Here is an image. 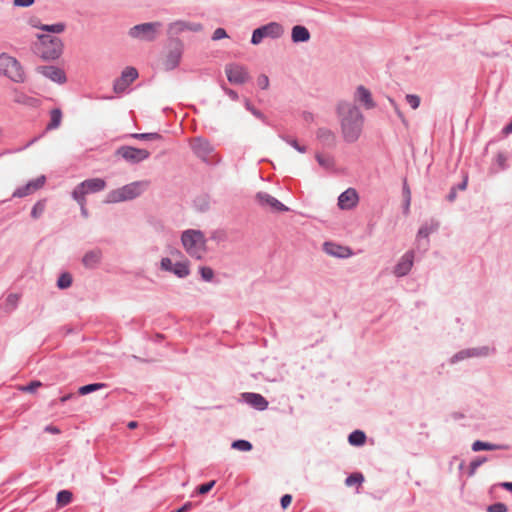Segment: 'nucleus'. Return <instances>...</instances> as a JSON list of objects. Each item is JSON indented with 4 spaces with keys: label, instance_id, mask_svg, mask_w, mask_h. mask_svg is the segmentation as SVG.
I'll list each match as a JSON object with an SVG mask.
<instances>
[{
    "label": "nucleus",
    "instance_id": "1",
    "mask_svg": "<svg viewBox=\"0 0 512 512\" xmlns=\"http://www.w3.org/2000/svg\"><path fill=\"white\" fill-rule=\"evenodd\" d=\"M338 117L344 140L349 143L357 141L363 128V117L358 108L350 101H341Z\"/></svg>",
    "mask_w": 512,
    "mask_h": 512
},
{
    "label": "nucleus",
    "instance_id": "2",
    "mask_svg": "<svg viewBox=\"0 0 512 512\" xmlns=\"http://www.w3.org/2000/svg\"><path fill=\"white\" fill-rule=\"evenodd\" d=\"M38 42L34 45L36 55L44 60L51 61L58 59L64 49L62 40L57 36L49 34H37Z\"/></svg>",
    "mask_w": 512,
    "mask_h": 512
},
{
    "label": "nucleus",
    "instance_id": "3",
    "mask_svg": "<svg viewBox=\"0 0 512 512\" xmlns=\"http://www.w3.org/2000/svg\"><path fill=\"white\" fill-rule=\"evenodd\" d=\"M181 242L185 251L193 258L202 259L207 251L206 238L200 230L188 229L184 231Z\"/></svg>",
    "mask_w": 512,
    "mask_h": 512
},
{
    "label": "nucleus",
    "instance_id": "4",
    "mask_svg": "<svg viewBox=\"0 0 512 512\" xmlns=\"http://www.w3.org/2000/svg\"><path fill=\"white\" fill-rule=\"evenodd\" d=\"M149 186L148 181H136L110 191L106 196L107 203H118L132 200L140 196Z\"/></svg>",
    "mask_w": 512,
    "mask_h": 512
},
{
    "label": "nucleus",
    "instance_id": "5",
    "mask_svg": "<svg viewBox=\"0 0 512 512\" xmlns=\"http://www.w3.org/2000/svg\"><path fill=\"white\" fill-rule=\"evenodd\" d=\"M0 74L17 83L25 79V72L20 62L6 53L0 55Z\"/></svg>",
    "mask_w": 512,
    "mask_h": 512
},
{
    "label": "nucleus",
    "instance_id": "6",
    "mask_svg": "<svg viewBox=\"0 0 512 512\" xmlns=\"http://www.w3.org/2000/svg\"><path fill=\"white\" fill-rule=\"evenodd\" d=\"M161 27L160 22L141 23L131 27L128 35L134 39L152 42L157 39Z\"/></svg>",
    "mask_w": 512,
    "mask_h": 512
},
{
    "label": "nucleus",
    "instance_id": "7",
    "mask_svg": "<svg viewBox=\"0 0 512 512\" xmlns=\"http://www.w3.org/2000/svg\"><path fill=\"white\" fill-rule=\"evenodd\" d=\"M283 33L284 29L280 23L270 22L253 30L250 42L252 45H259L263 39H278Z\"/></svg>",
    "mask_w": 512,
    "mask_h": 512
},
{
    "label": "nucleus",
    "instance_id": "8",
    "mask_svg": "<svg viewBox=\"0 0 512 512\" xmlns=\"http://www.w3.org/2000/svg\"><path fill=\"white\" fill-rule=\"evenodd\" d=\"M105 187L106 182L101 178L87 179L74 188L72 197L76 202H83V199H86V195L102 191Z\"/></svg>",
    "mask_w": 512,
    "mask_h": 512
},
{
    "label": "nucleus",
    "instance_id": "9",
    "mask_svg": "<svg viewBox=\"0 0 512 512\" xmlns=\"http://www.w3.org/2000/svg\"><path fill=\"white\" fill-rule=\"evenodd\" d=\"M168 47L169 51L164 60V66L166 70H173L180 63L184 50V44L179 38H171L169 40Z\"/></svg>",
    "mask_w": 512,
    "mask_h": 512
},
{
    "label": "nucleus",
    "instance_id": "10",
    "mask_svg": "<svg viewBox=\"0 0 512 512\" xmlns=\"http://www.w3.org/2000/svg\"><path fill=\"white\" fill-rule=\"evenodd\" d=\"M138 77V71L134 67L125 68L121 76L118 77L113 84V90L115 93H124L128 86L136 80Z\"/></svg>",
    "mask_w": 512,
    "mask_h": 512
},
{
    "label": "nucleus",
    "instance_id": "11",
    "mask_svg": "<svg viewBox=\"0 0 512 512\" xmlns=\"http://www.w3.org/2000/svg\"><path fill=\"white\" fill-rule=\"evenodd\" d=\"M225 72L229 82L233 84H243L249 79L247 68L240 64L226 65Z\"/></svg>",
    "mask_w": 512,
    "mask_h": 512
},
{
    "label": "nucleus",
    "instance_id": "12",
    "mask_svg": "<svg viewBox=\"0 0 512 512\" xmlns=\"http://www.w3.org/2000/svg\"><path fill=\"white\" fill-rule=\"evenodd\" d=\"M116 154L131 163H138L147 159L150 153L145 149H139L131 146L120 147Z\"/></svg>",
    "mask_w": 512,
    "mask_h": 512
},
{
    "label": "nucleus",
    "instance_id": "13",
    "mask_svg": "<svg viewBox=\"0 0 512 512\" xmlns=\"http://www.w3.org/2000/svg\"><path fill=\"white\" fill-rule=\"evenodd\" d=\"M37 71L41 73L46 78L59 83L63 84L66 82V75L63 69L52 66V65H45V66H38Z\"/></svg>",
    "mask_w": 512,
    "mask_h": 512
},
{
    "label": "nucleus",
    "instance_id": "14",
    "mask_svg": "<svg viewBox=\"0 0 512 512\" xmlns=\"http://www.w3.org/2000/svg\"><path fill=\"white\" fill-rule=\"evenodd\" d=\"M359 201L358 193L353 188H348L340 194L338 198V206L342 210H350L354 208Z\"/></svg>",
    "mask_w": 512,
    "mask_h": 512
},
{
    "label": "nucleus",
    "instance_id": "15",
    "mask_svg": "<svg viewBox=\"0 0 512 512\" xmlns=\"http://www.w3.org/2000/svg\"><path fill=\"white\" fill-rule=\"evenodd\" d=\"M258 202L262 206H267L271 208L274 211H287L288 208L282 204L280 201H278L273 196L269 195L265 192H259L256 196Z\"/></svg>",
    "mask_w": 512,
    "mask_h": 512
},
{
    "label": "nucleus",
    "instance_id": "16",
    "mask_svg": "<svg viewBox=\"0 0 512 512\" xmlns=\"http://www.w3.org/2000/svg\"><path fill=\"white\" fill-rule=\"evenodd\" d=\"M243 400L257 410H265L268 407V401L257 393H243Z\"/></svg>",
    "mask_w": 512,
    "mask_h": 512
},
{
    "label": "nucleus",
    "instance_id": "17",
    "mask_svg": "<svg viewBox=\"0 0 512 512\" xmlns=\"http://www.w3.org/2000/svg\"><path fill=\"white\" fill-rule=\"evenodd\" d=\"M414 254L413 252L405 253L394 269V273L397 276L406 275L413 265Z\"/></svg>",
    "mask_w": 512,
    "mask_h": 512
},
{
    "label": "nucleus",
    "instance_id": "18",
    "mask_svg": "<svg viewBox=\"0 0 512 512\" xmlns=\"http://www.w3.org/2000/svg\"><path fill=\"white\" fill-rule=\"evenodd\" d=\"M311 38L309 30L303 25H295L291 31V39L294 43L308 42Z\"/></svg>",
    "mask_w": 512,
    "mask_h": 512
},
{
    "label": "nucleus",
    "instance_id": "19",
    "mask_svg": "<svg viewBox=\"0 0 512 512\" xmlns=\"http://www.w3.org/2000/svg\"><path fill=\"white\" fill-rule=\"evenodd\" d=\"M102 252L98 249L87 252L82 259V263L87 268H95L101 261Z\"/></svg>",
    "mask_w": 512,
    "mask_h": 512
},
{
    "label": "nucleus",
    "instance_id": "20",
    "mask_svg": "<svg viewBox=\"0 0 512 512\" xmlns=\"http://www.w3.org/2000/svg\"><path fill=\"white\" fill-rule=\"evenodd\" d=\"M192 148L194 152L202 158H205L211 151L212 147L210 143L204 139L197 138L192 142Z\"/></svg>",
    "mask_w": 512,
    "mask_h": 512
},
{
    "label": "nucleus",
    "instance_id": "21",
    "mask_svg": "<svg viewBox=\"0 0 512 512\" xmlns=\"http://www.w3.org/2000/svg\"><path fill=\"white\" fill-rule=\"evenodd\" d=\"M325 251L330 255L340 258H346L352 255V252L349 248L332 243L325 244Z\"/></svg>",
    "mask_w": 512,
    "mask_h": 512
},
{
    "label": "nucleus",
    "instance_id": "22",
    "mask_svg": "<svg viewBox=\"0 0 512 512\" xmlns=\"http://www.w3.org/2000/svg\"><path fill=\"white\" fill-rule=\"evenodd\" d=\"M392 104L395 106V109L399 116H402V112L399 110V107L409 106L412 110H415L419 107L420 99L419 98H402L403 103L396 104L391 100Z\"/></svg>",
    "mask_w": 512,
    "mask_h": 512
},
{
    "label": "nucleus",
    "instance_id": "23",
    "mask_svg": "<svg viewBox=\"0 0 512 512\" xmlns=\"http://www.w3.org/2000/svg\"><path fill=\"white\" fill-rule=\"evenodd\" d=\"M172 272L180 278L188 276L190 273L189 262L184 261L175 263Z\"/></svg>",
    "mask_w": 512,
    "mask_h": 512
},
{
    "label": "nucleus",
    "instance_id": "24",
    "mask_svg": "<svg viewBox=\"0 0 512 512\" xmlns=\"http://www.w3.org/2000/svg\"><path fill=\"white\" fill-rule=\"evenodd\" d=\"M473 451L507 449L504 445H495L482 441H475L472 445Z\"/></svg>",
    "mask_w": 512,
    "mask_h": 512
},
{
    "label": "nucleus",
    "instance_id": "25",
    "mask_svg": "<svg viewBox=\"0 0 512 512\" xmlns=\"http://www.w3.org/2000/svg\"><path fill=\"white\" fill-rule=\"evenodd\" d=\"M349 443L354 446L363 445L366 441V435L360 430H356L349 435Z\"/></svg>",
    "mask_w": 512,
    "mask_h": 512
},
{
    "label": "nucleus",
    "instance_id": "26",
    "mask_svg": "<svg viewBox=\"0 0 512 512\" xmlns=\"http://www.w3.org/2000/svg\"><path fill=\"white\" fill-rule=\"evenodd\" d=\"M61 119H62V113H61V110L60 109H53L51 111V119H50V122L47 126V129H55L57 128L60 123H61Z\"/></svg>",
    "mask_w": 512,
    "mask_h": 512
},
{
    "label": "nucleus",
    "instance_id": "27",
    "mask_svg": "<svg viewBox=\"0 0 512 512\" xmlns=\"http://www.w3.org/2000/svg\"><path fill=\"white\" fill-rule=\"evenodd\" d=\"M72 500V493L68 490H62L57 494V504L63 507L69 504Z\"/></svg>",
    "mask_w": 512,
    "mask_h": 512
},
{
    "label": "nucleus",
    "instance_id": "28",
    "mask_svg": "<svg viewBox=\"0 0 512 512\" xmlns=\"http://www.w3.org/2000/svg\"><path fill=\"white\" fill-rule=\"evenodd\" d=\"M65 24L62 22L55 23V24H45L43 27H40V30L49 32V33H62L65 30Z\"/></svg>",
    "mask_w": 512,
    "mask_h": 512
},
{
    "label": "nucleus",
    "instance_id": "29",
    "mask_svg": "<svg viewBox=\"0 0 512 512\" xmlns=\"http://www.w3.org/2000/svg\"><path fill=\"white\" fill-rule=\"evenodd\" d=\"M105 386L106 385L104 383L88 384V385H85V386H82V387L79 388V394L86 395L88 393H91V392L97 391L99 389H102Z\"/></svg>",
    "mask_w": 512,
    "mask_h": 512
},
{
    "label": "nucleus",
    "instance_id": "30",
    "mask_svg": "<svg viewBox=\"0 0 512 512\" xmlns=\"http://www.w3.org/2000/svg\"><path fill=\"white\" fill-rule=\"evenodd\" d=\"M184 31V21L178 20L169 24L168 33L170 35H178Z\"/></svg>",
    "mask_w": 512,
    "mask_h": 512
},
{
    "label": "nucleus",
    "instance_id": "31",
    "mask_svg": "<svg viewBox=\"0 0 512 512\" xmlns=\"http://www.w3.org/2000/svg\"><path fill=\"white\" fill-rule=\"evenodd\" d=\"M437 223L425 224L418 231V237L427 238L430 233L437 229Z\"/></svg>",
    "mask_w": 512,
    "mask_h": 512
},
{
    "label": "nucleus",
    "instance_id": "32",
    "mask_svg": "<svg viewBox=\"0 0 512 512\" xmlns=\"http://www.w3.org/2000/svg\"><path fill=\"white\" fill-rule=\"evenodd\" d=\"M72 284V277L70 274L68 273H63L58 281H57V285L60 289H65V288H68L70 287Z\"/></svg>",
    "mask_w": 512,
    "mask_h": 512
},
{
    "label": "nucleus",
    "instance_id": "33",
    "mask_svg": "<svg viewBox=\"0 0 512 512\" xmlns=\"http://www.w3.org/2000/svg\"><path fill=\"white\" fill-rule=\"evenodd\" d=\"M232 448L246 452L252 449V444L246 440H236L232 443Z\"/></svg>",
    "mask_w": 512,
    "mask_h": 512
},
{
    "label": "nucleus",
    "instance_id": "34",
    "mask_svg": "<svg viewBox=\"0 0 512 512\" xmlns=\"http://www.w3.org/2000/svg\"><path fill=\"white\" fill-rule=\"evenodd\" d=\"M364 481V477L361 473H354L348 476L345 480L347 486H353L355 484H361Z\"/></svg>",
    "mask_w": 512,
    "mask_h": 512
},
{
    "label": "nucleus",
    "instance_id": "35",
    "mask_svg": "<svg viewBox=\"0 0 512 512\" xmlns=\"http://www.w3.org/2000/svg\"><path fill=\"white\" fill-rule=\"evenodd\" d=\"M316 160L322 167L326 169L331 168L334 164L333 159L330 156H325L322 154H316Z\"/></svg>",
    "mask_w": 512,
    "mask_h": 512
},
{
    "label": "nucleus",
    "instance_id": "36",
    "mask_svg": "<svg viewBox=\"0 0 512 512\" xmlns=\"http://www.w3.org/2000/svg\"><path fill=\"white\" fill-rule=\"evenodd\" d=\"M132 137L140 140H158L161 135L158 133H135L132 134Z\"/></svg>",
    "mask_w": 512,
    "mask_h": 512
},
{
    "label": "nucleus",
    "instance_id": "37",
    "mask_svg": "<svg viewBox=\"0 0 512 512\" xmlns=\"http://www.w3.org/2000/svg\"><path fill=\"white\" fill-rule=\"evenodd\" d=\"M45 176H40L34 180H31L28 182V185L30 187V189L32 190V192L34 193L35 191H37L38 189H40L41 187H43V185L45 184Z\"/></svg>",
    "mask_w": 512,
    "mask_h": 512
},
{
    "label": "nucleus",
    "instance_id": "38",
    "mask_svg": "<svg viewBox=\"0 0 512 512\" xmlns=\"http://www.w3.org/2000/svg\"><path fill=\"white\" fill-rule=\"evenodd\" d=\"M44 210H45V202L38 201L32 208L31 215L33 218H38L43 214Z\"/></svg>",
    "mask_w": 512,
    "mask_h": 512
},
{
    "label": "nucleus",
    "instance_id": "39",
    "mask_svg": "<svg viewBox=\"0 0 512 512\" xmlns=\"http://www.w3.org/2000/svg\"><path fill=\"white\" fill-rule=\"evenodd\" d=\"M32 190L30 189L28 183L23 186V187H20L18 189H16L13 193V197H18V198H21V197H25L27 195H30L32 194Z\"/></svg>",
    "mask_w": 512,
    "mask_h": 512
},
{
    "label": "nucleus",
    "instance_id": "40",
    "mask_svg": "<svg viewBox=\"0 0 512 512\" xmlns=\"http://www.w3.org/2000/svg\"><path fill=\"white\" fill-rule=\"evenodd\" d=\"M41 386L42 383L40 381H32L29 385L21 386L19 389L23 392L34 393Z\"/></svg>",
    "mask_w": 512,
    "mask_h": 512
},
{
    "label": "nucleus",
    "instance_id": "41",
    "mask_svg": "<svg viewBox=\"0 0 512 512\" xmlns=\"http://www.w3.org/2000/svg\"><path fill=\"white\" fill-rule=\"evenodd\" d=\"M203 29L202 24L195 22L184 21V31L189 30L193 32H199Z\"/></svg>",
    "mask_w": 512,
    "mask_h": 512
},
{
    "label": "nucleus",
    "instance_id": "42",
    "mask_svg": "<svg viewBox=\"0 0 512 512\" xmlns=\"http://www.w3.org/2000/svg\"><path fill=\"white\" fill-rule=\"evenodd\" d=\"M200 273H201L202 278L205 281H211L213 279V277H214V272L209 267H201L200 268Z\"/></svg>",
    "mask_w": 512,
    "mask_h": 512
},
{
    "label": "nucleus",
    "instance_id": "43",
    "mask_svg": "<svg viewBox=\"0 0 512 512\" xmlns=\"http://www.w3.org/2000/svg\"><path fill=\"white\" fill-rule=\"evenodd\" d=\"M227 37H228V34L224 28H217L213 32L212 40L217 41V40H221V39L227 38Z\"/></svg>",
    "mask_w": 512,
    "mask_h": 512
},
{
    "label": "nucleus",
    "instance_id": "44",
    "mask_svg": "<svg viewBox=\"0 0 512 512\" xmlns=\"http://www.w3.org/2000/svg\"><path fill=\"white\" fill-rule=\"evenodd\" d=\"M257 85L261 89H267L268 86H269V78H268V76L265 75V74L259 75V77L257 78Z\"/></svg>",
    "mask_w": 512,
    "mask_h": 512
},
{
    "label": "nucleus",
    "instance_id": "45",
    "mask_svg": "<svg viewBox=\"0 0 512 512\" xmlns=\"http://www.w3.org/2000/svg\"><path fill=\"white\" fill-rule=\"evenodd\" d=\"M488 512H507V507L503 503H495L488 507Z\"/></svg>",
    "mask_w": 512,
    "mask_h": 512
},
{
    "label": "nucleus",
    "instance_id": "46",
    "mask_svg": "<svg viewBox=\"0 0 512 512\" xmlns=\"http://www.w3.org/2000/svg\"><path fill=\"white\" fill-rule=\"evenodd\" d=\"M215 485V481H210L208 483L202 484L198 487L197 491L199 494H206L208 493Z\"/></svg>",
    "mask_w": 512,
    "mask_h": 512
},
{
    "label": "nucleus",
    "instance_id": "47",
    "mask_svg": "<svg viewBox=\"0 0 512 512\" xmlns=\"http://www.w3.org/2000/svg\"><path fill=\"white\" fill-rule=\"evenodd\" d=\"M35 3V0H13V5L15 7H23L27 8L32 6Z\"/></svg>",
    "mask_w": 512,
    "mask_h": 512
},
{
    "label": "nucleus",
    "instance_id": "48",
    "mask_svg": "<svg viewBox=\"0 0 512 512\" xmlns=\"http://www.w3.org/2000/svg\"><path fill=\"white\" fill-rule=\"evenodd\" d=\"M174 264L172 263L171 259L169 258H163L161 260V268L165 271H173Z\"/></svg>",
    "mask_w": 512,
    "mask_h": 512
},
{
    "label": "nucleus",
    "instance_id": "49",
    "mask_svg": "<svg viewBox=\"0 0 512 512\" xmlns=\"http://www.w3.org/2000/svg\"><path fill=\"white\" fill-rule=\"evenodd\" d=\"M354 96H372L371 92L364 87L363 85H359L354 93Z\"/></svg>",
    "mask_w": 512,
    "mask_h": 512
},
{
    "label": "nucleus",
    "instance_id": "50",
    "mask_svg": "<svg viewBox=\"0 0 512 512\" xmlns=\"http://www.w3.org/2000/svg\"><path fill=\"white\" fill-rule=\"evenodd\" d=\"M28 24L33 27V28H38L40 29V27H43L44 24H41L40 22V19L36 16H33V17H30L28 19Z\"/></svg>",
    "mask_w": 512,
    "mask_h": 512
},
{
    "label": "nucleus",
    "instance_id": "51",
    "mask_svg": "<svg viewBox=\"0 0 512 512\" xmlns=\"http://www.w3.org/2000/svg\"><path fill=\"white\" fill-rule=\"evenodd\" d=\"M287 142L293 146L297 151L301 152V153H304L306 152V147L305 146H302L300 145L295 139H290V140H287Z\"/></svg>",
    "mask_w": 512,
    "mask_h": 512
},
{
    "label": "nucleus",
    "instance_id": "52",
    "mask_svg": "<svg viewBox=\"0 0 512 512\" xmlns=\"http://www.w3.org/2000/svg\"><path fill=\"white\" fill-rule=\"evenodd\" d=\"M292 502V497L289 494H285L281 498V506L282 508L286 509Z\"/></svg>",
    "mask_w": 512,
    "mask_h": 512
},
{
    "label": "nucleus",
    "instance_id": "53",
    "mask_svg": "<svg viewBox=\"0 0 512 512\" xmlns=\"http://www.w3.org/2000/svg\"><path fill=\"white\" fill-rule=\"evenodd\" d=\"M81 208V213L84 217L88 216V211L86 209V199H83V202H77Z\"/></svg>",
    "mask_w": 512,
    "mask_h": 512
},
{
    "label": "nucleus",
    "instance_id": "54",
    "mask_svg": "<svg viewBox=\"0 0 512 512\" xmlns=\"http://www.w3.org/2000/svg\"><path fill=\"white\" fill-rule=\"evenodd\" d=\"M45 431L53 434H59L60 430L56 426L48 425L45 427Z\"/></svg>",
    "mask_w": 512,
    "mask_h": 512
},
{
    "label": "nucleus",
    "instance_id": "55",
    "mask_svg": "<svg viewBox=\"0 0 512 512\" xmlns=\"http://www.w3.org/2000/svg\"><path fill=\"white\" fill-rule=\"evenodd\" d=\"M403 190H404V194H405L406 199H407V206H409L410 198H411V192H410V189H409V187L405 184V185H404Z\"/></svg>",
    "mask_w": 512,
    "mask_h": 512
},
{
    "label": "nucleus",
    "instance_id": "56",
    "mask_svg": "<svg viewBox=\"0 0 512 512\" xmlns=\"http://www.w3.org/2000/svg\"><path fill=\"white\" fill-rule=\"evenodd\" d=\"M512 133V121L503 128V134L508 135Z\"/></svg>",
    "mask_w": 512,
    "mask_h": 512
},
{
    "label": "nucleus",
    "instance_id": "57",
    "mask_svg": "<svg viewBox=\"0 0 512 512\" xmlns=\"http://www.w3.org/2000/svg\"><path fill=\"white\" fill-rule=\"evenodd\" d=\"M190 507H191V503H186L181 508L177 509L174 512H186L190 509Z\"/></svg>",
    "mask_w": 512,
    "mask_h": 512
},
{
    "label": "nucleus",
    "instance_id": "58",
    "mask_svg": "<svg viewBox=\"0 0 512 512\" xmlns=\"http://www.w3.org/2000/svg\"><path fill=\"white\" fill-rule=\"evenodd\" d=\"M456 198V188L453 187L448 195V200L449 201H454Z\"/></svg>",
    "mask_w": 512,
    "mask_h": 512
},
{
    "label": "nucleus",
    "instance_id": "59",
    "mask_svg": "<svg viewBox=\"0 0 512 512\" xmlns=\"http://www.w3.org/2000/svg\"><path fill=\"white\" fill-rule=\"evenodd\" d=\"M485 462V459H482V460H476L474 462L471 463V466L473 469H475L476 467L480 466L482 463Z\"/></svg>",
    "mask_w": 512,
    "mask_h": 512
},
{
    "label": "nucleus",
    "instance_id": "60",
    "mask_svg": "<svg viewBox=\"0 0 512 512\" xmlns=\"http://www.w3.org/2000/svg\"><path fill=\"white\" fill-rule=\"evenodd\" d=\"M501 486L508 491H512V482H504L501 484Z\"/></svg>",
    "mask_w": 512,
    "mask_h": 512
},
{
    "label": "nucleus",
    "instance_id": "61",
    "mask_svg": "<svg viewBox=\"0 0 512 512\" xmlns=\"http://www.w3.org/2000/svg\"><path fill=\"white\" fill-rule=\"evenodd\" d=\"M467 181H468V180H467V177H465V178L463 179L462 183L458 185V188H459L460 190H465V189H466V187H467Z\"/></svg>",
    "mask_w": 512,
    "mask_h": 512
},
{
    "label": "nucleus",
    "instance_id": "62",
    "mask_svg": "<svg viewBox=\"0 0 512 512\" xmlns=\"http://www.w3.org/2000/svg\"><path fill=\"white\" fill-rule=\"evenodd\" d=\"M361 100H363V101L365 102V105H366L367 107H371V106H373V104H372V98L366 97V98H361Z\"/></svg>",
    "mask_w": 512,
    "mask_h": 512
},
{
    "label": "nucleus",
    "instance_id": "63",
    "mask_svg": "<svg viewBox=\"0 0 512 512\" xmlns=\"http://www.w3.org/2000/svg\"><path fill=\"white\" fill-rule=\"evenodd\" d=\"M127 426H128L129 429H134V428H136L138 426V424H137L136 421H131V422L128 423Z\"/></svg>",
    "mask_w": 512,
    "mask_h": 512
},
{
    "label": "nucleus",
    "instance_id": "64",
    "mask_svg": "<svg viewBox=\"0 0 512 512\" xmlns=\"http://www.w3.org/2000/svg\"><path fill=\"white\" fill-rule=\"evenodd\" d=\"M71 397H72V395H71V394L66 395V396H63V397L61 398V402H65V401H67L68 399H70Z\"/></svg>",
    "mask_w": 512,
    "mask_h": 512
}]
</instances>
